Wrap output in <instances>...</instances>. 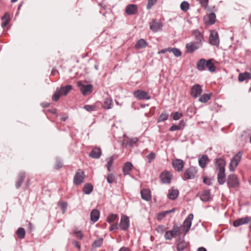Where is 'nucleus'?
<instances>
[{
	"mask_svg": "<svg viewBox=\"0 0 251 251\" xmlns=\"http://www.w3.org/2000/svg\"><path fill=\"white\" fill-rule=\"evenodd\" d=\"M197 173V170L196 168L193 166H191L184 172L182 176V179L184 180L193 179L194 178Z\"/></svg>",
	"mask_w": 251,
	"mask_h": 251,
	"instance_id": "f257e3e1",
	"label": "nucleus"
},
{
	"mask_svg": "<svg viewBox=\"0 0 251 251\" xmlns=\"http://www.w3.org/2000/svg\"><path fill=\"white\" fill-rule=\"evenodd\" d=\"M209 43L210 45L218 47L220 44V39L218 32L214 30H210L209 37Z\"/></svg>",
	"mask_w": 251,
	"mask_h": 251,
	"instance_id": "f03ea898",
	"label": "nucleus"
},
{
	"mask_svg": "<svg viewBox=\"0 0 251 251\" xmlns=\"http://www.w3.org/2000/svg\"><path fill=\"white\" fill-rule=\"evenodd\" d=\"M194 215L192 213L188 215L187 218L185 219L181 226L182 229H184V234L185 235L190 230V227L192 225V221L193 219Z\"/></svg>",
	"mask_w": 251,
	"mask_h": 251,
	"instance_id": "7ed1b4c3",
	"label": "nucleus"
},
{
	"mask_svg": "<svg viewBox=\"0 0 251 251\" xmlns=\"http://www.w3.org/2000/svg\"><path fill=\"white\" fill-rule=\"evenodd\" d=\"M133 96L139 100H148L151 97L148 92L141 90H137L133 92Z\"/></svg>",
	"mask_w": 251,
	"mask_h": 251,
	"instance_id": "20e7f679",
	"label": "nucleus"
},
{
	"mask_svg": "<svg viewBox=\"0 0 251 251\" xmlns=\"http://www.w3.org/2000/svg\"><path fill=\"white\" fill-rule=\"evenodd\" d=\"M242 156V152L239 151L232 158L230 162L229 170L233 171L238 166Z\"/></svg>",
	"mask_w": 251,
	"mask_h": 251,
	"instance_id": "39448f33",
	"label": "nucleus"
},
{
	"mask_svg": "<svg viewBox=\"0 0 251 251\" xmlns=\"http://www.w3.org/2000/svg\"><path fill=\"white\" fill-rule=\"evenodd\" d=\"M77 86L80 87V90L83 95L86 96L91 93L93 90V86L91 84L84 85L82 82L78 81L77 82Z\"/></svg>",
	"mask_w": 251,
	"mask_h": 251,
	"instance_id": "423d86ee",
	"label": "nucleus"
},
{
	"mask_svg": "<svg viewBox=\"0 0 251 251\" xmlns=\"http://www.w3.org/2000/svg\"><path fill=\"white\" fill-rule=\"evenodd\" d=\"M202 92V87L201 85L196 84L192 86L190 89V95L194 98H197L200 97Z\"/></svg>",
	"mask_w": 251,
	"mask_h": 251,
	"instance_id": "0eeeda50",
	"label": "nucleus"
},
{
	"mask_svg": "<svg viewBox=\"0 0 251 251\" xmlns=\"http://www.w3.org/2000/svg\"><path fill=\"white\" fill-rule=\"evenodd\" d=\"M227 183L229 187L236 188L238 186L239 181L235 175L232 174L228 176Z\"/></svg>",
	"mask_w": 251,
	"mask_h": 251,
	"instance_id": "6e6552de",
	"label": "nucleus"
},
{
	"mask_svg": "<svg viewBox=\"0 0 251 251\" xmlns=\"http://www.w3.org/2000/svg\"><path fill=\"white\" fill-rule=\"evenodd\" d=\"M85 177V175L83 171L81 169H78L75 173L74 178V183L76 185H80L83 182Z\"/></svg>",
	"mask_w": 251,
	"mask_h": 251,
	"instance_id": "1a4fd4ad",
	"label": "nucleus"
},
{
	"mask_svg": "<svg viewBox=\"0 0 251 251\" xmlns=\"http://www.w3.org/2000/svg\"><path fill=\"white\" fill-rule=\"evenodd\" d=\"M192 36L195 40V42L196 43H200V45L202 46V43L204 41V37L202 33L198 29H195L192 31Z\"/></svg>",
	"mask_w": 251,
	"mask_h": 251,
	"instance_id": "9d476101",
	"label": "nucleus"
},
{
	"mask_svg": "<svg viewBox=\"0 0 251 251\" xmlns=\"http://www.w3.org/2000/svg\"><path fill=\"white\" fill-rule=\"evenodd\" d=\"M159 177L163 183L169 184L172 179V175L170 172L165 171L160 174Z\"/></svg>",
	"mask_w": 251,
	"mask_h": 251,
	"instance_id": "9b49d317",
	"label": "nucleus"
},
{
	"mask_svg": "<svg viewBox=\"0 0 251 251\" xmlns=\"http://www.w3.org/2000/svg\"><path fill=\"white\" fill-rule=\"evenodd\" d=\"M172 165L176 171L181 172L184 167V163L180 159H176L173 161Z\"/></svg>",
	"mask_w": 251,
	"mask_h": 251,
	"instance_id": "f8f14e48",
	"label": "nucleus"
},
{
	"mask_svg": "<svg viewBox=\"0 0 251 251\" xmlns=\"http://www.w3.org/2000/svg\"><path fill=\"white\" fill-rule=\"evenodd\" d=\"M251 221V217L246 216L235 220L233 223V226L238 227L240 226L248 224Z\"/></svg>",
	"mask_w": 251,
	"mask_h": 251,
	"instance_id": "ddd939ff",
	"label": "nucleus"
},
{
	"mask_svg": "<svg viewBox=\"0 0 251 251\" xmlns=\"http://www.w3.org/2000/svg\"><path fill=\"white\" fill-rule=\"evenodd\" d=\"M216 169L218 171L225 170L226 161L221 158L215 159Z\"/></svg>",
	"mask_w": 251,
	"mask_h": 251,
	"instance_id": "4468645a",
	"label": "nucleus"
},
{
	"mask_svg": "<svg viewBox=\"0 0 251 251\" xmlns=\"http://www.w3.org/2000/svg\"><path fill=\"white\" fill-rule=\"evenodd\" d=\"M119 226L122 230H126L128 228L129 220L127 216L124 215L121 217Z\"/></svg>",
	"mask_w": 251,
	"mask_h": 251,
	"instance_id": "2eb2a0df",
	"label": "nucleus"
},
{
	"mask_svg": "<svg viewBox=\"0 0 251 251\" xmlns=\"http://www.w3.org/2000/svg\"><path fill=\"white\" fill-rule=\"evenodd\" d=\"M201 47V46L200 45V43L191 42L186 44V49L187 52L191 53L195 50L199 49Z\"/></svg>",
	"mask_w": 251,
	"mask_h": 251,
	"instance_id": "dca6fc26",
	"label": "nucleus"
},
{
	"mask_svg": "<svg viewBox=\"0 0 251 251\" xmlns=\"http://www.w3.org/2000/svg\"><path fill=\"white\" fill-rule=\"evenodd\" d=\"M189 246V243L184 240L179 238L177 240L176 250L177 251H182Z\"/></svg>",
	"mask_w": 251,
	"mask_h": 251,
	"instance_id": "f3484780",
	"label": "nucleus"
},
{
	"mask_svg": "<svg viewBox=\"0 0 251 251\" xmlns=\"http://www.w3.org/2000/svg\"><path fill=\"white\" fill-rule=\"evenodd\" d=\"M163 26L160 22H156V20L153 19L150 24V27L151 30L154 32H156L160 30Z\"/></svg>",
	"mask_w": 251,
	"mask_h": 251,
	"instance_id": "a211bd4d",
	"label": "nucleus"
},
{
	"mask_svg": "<svg viewBox=\"0 0 251 251\" xmlns=\"http://www.w3.org/2000/svg\"><path fill=\"white\" fill-rule=\"evenodd\" d=\"M138 7L137 5L130 4L127 5L125 8V12L128 15H134L137 13Z\"/></svg>",
	"mask_w": 251,
	"mask_h": 251,
	"instance_id": "6ab92c4d",
	"label": "nucleus"
},
{
	"mask_svg": "<svg viewBox=\"0 0 251 251\" xmlns=\"http://www.w3.org/2000/svg\"><path fill=\"white\" fill-rule=\"evenodd\" d=\"M25 173L24 172H20L18 175L16 182V187L17 189H19L22 186V184L25 179Z\"/></svg>",
	"mask_w": 251,
	"mask_h": 251,
	"instance_id": "aec40b11",
	"label": "nucleus"
},
{
	"mask_svg": "<svg viewBox=\"0 0 251 251\" xmlns=\"http://www.w3.org/2000/svg\"><path fill=\"white\" fill-rule=\"evenodd\" d=\"M101 155V151L99 148H94L89 153V156L95 159L99 158Z\"/></svg>",
	"mask_w": 251,
	"mask_h": 251,
	"instance_id": "412c9836",
	"label": "nucleus"
},
{
	"mask_svg": "<svg viewBox=\"0 0 251 251\" xmlns=\"http://www.w3.org/2000/svg\"><path fill=\"white\" fill-rule=\"evenodd\" d=\"M141 195L142 199L150 201L151 199V192L149 189H144L141 191Z\"/></svg>",
	"mask_w": 251,
	"mask_h": 251,
	"instance_id": "4be33fe9",
	"label": "nucleus"
},
{
	"mask_svg": "<svg viewBox=\"0 0 251 251\" xmlns=\"http://www.w3.org/2000/svg\"><path fill=\"white\" fill-rule=\"evenodd\" d=\"M182 230L181 226H179L176 224H175L173 226L172 230H171V231L172 232L174 237L179 236L183 233Z\"/></svg>",
	"mask_w": 251,
	"mask_h": 251,
	"instance_id": "5701e85b",
	"label": "nucleus"
},
{
	"mask_svg": "<svg viewBox=\"0 0 251 251\" xmlns=\"http://www.w3.org/2000/svg\"><path fill=\"white\" fill-rule=\"evenodd\" d=\"M217 179L219 184L223 185L225 183L226 180L225 170L218 171Z\"/></svg>",
	"mask_w": 251,
	"mask_h": 251,
	"instance_id": "b1692460",
	"label": "nucleus"
},
{
	"mask_svg": "<svg viewBox=\"0 0 251 251\" xmlns=\"http://www.w3.org/2000/svg\"><path fill=\"white\" fill-rule=\"evenodd\" d=\"M133 165L130 162H126L123 168V172L125 176L128 175L130 174V171L132 169Z\"/></svg>",
	"mask_w": 251,
	"mask_h": 251,
	"instance_id": "393cba45",
	"label": "nucleus"
},
{
	"mask_svg": "<svg viewBox=\"0 0 251 251\" xmlns=\"http://www.w3.org/2000/svg\"><path fill=\"white\" fill-rule=\"evenodd\" d=\"M148 43L144 39H140L136 42L135 48L136 49H143L148 46Z\"/></svg>",
	"mask_w": 251,
	"mask_h": 251,
	"instance_id": "a878e982",
	"label": "nucleus"
},
{
	"mask_svg": "<svg viewBox=\"0 0 251 251\" xmlns=\"http://www.w3.org/2000/svg\"><path fill=\"white\" fill-rule=\"evenodd\" d=\"M201 200L203 202L209 201L211 199L210 191L209 190H205L200 197Z\"/></svg>",
	"mask_w": 251,
	"mask_h": 251,
	"instance_id": "bb28decb",
	"label": "nucleus"
},
{
	"mask_svg": "<svg viewBox=\"0 0 251 251\" xmlns=\"http://www.w3.org/2000/svg\"><path fill=\"white\" fill-rule=\"evenodd\" d=\"M178 194L179 191L177 189H172L169 190L168 198L171 200H174L176 199Z\"/></svg>",
	"mask_w": 251,
	"mask_h": 251,
	"instance_id": "cd10ccee",
	"label": "nucleus"
},
{
	"mask_svg": "<svg viewBox=\"0 0 251 251\" xmlns=\"http://www.w3.org/2000/svg\"><path fill=\"white\" fill-rule=\"evenodd\" d=\"M72 89V86L68 85L65 86H61L59 88V91L61 95L66 96L70 91Z\"/></svg>",
	"mask_w": 251,
	"mask_h": 251,
	"instance_id": "c85d7f7f",
	"label": "nucleus"
},
{
	"mask_svg": "<svg viewBox=\"0 0 251 251\" xmlns=\"http://www.w3.org/2000/svg\"><path fill=\"white\" fill-rule=\"evenodd\" d=\"M206 60L203 58L200 59L197 63V69L200 71H202L205 70Z\"/></svg>",
	"mask_w": 251,
	"mask_h": 251,
	"instance_id": "c756f323",
	"label": "nucleus"
},
{
	"mask_svg": "<svg viewBox=\"0 0 251 251\" xmlns=\"http://www.w3.org/2000/svg\"><path fill=\"white\" fill-rule=\"evenodd\" d=\"M209 159L206 155H203L199 159V164L200 167L204 168L206 167V164L208 163Z\"/></svg>",
	"mask_w": 251,
	"mask_h": 251,
	"instance_id": "7c9ffc66",
	"label": "nucleus"
},
{
	"mask_svg": "<svg viewBox=\"0 0 251 251\" xmlns=\"http://www.w3.org/2000/svg\"><path fill=\"white\" fill-rule=\"evenodd\" d=\"M90 217L93 222H96L100 217V212L97 209H93L91 212Z\"/></svg>",
	"mask_w": 251,
	"mask_h": 251,
	"instance_id": "2f4dec72",
	"label": "nucleus"
},
{
	"mask_svg": "<svg viewBox=\"0 0 251 251\" xmlns=\"http://www.w3.org/2000/svg\"><path fill=\"white\" fill-rule=\"evenodd\" d=\"M112 99L110 98H107L105 99V100L102 105V107L105 109H109L112 108Z\"/></svg>",
	"mask_w": 251,
	"mask_h": 251,
	"instance_id": "473e14b6",
	"label": "nucleus"
},
{
	"mask_svg": "<svg viewBox=\"0 0 251 251\" xmlns=\"http://www.w3.org/2000/svg\"><path fill=\"white\" fill-rule=\"evenodd\" d=\"M93 186L91 183H86L83 188V192L86 195H89L93 191Z\"/></svg>",
	"mask_w": 251,
	"mask_h": 251,
	"instance_id": "72a5a7b5",
	"label": "nucleus"
},
{
	"mask_svg": "<svg viewBox=\"0 0 251 251\" xmlns=\"http://www.w3.org/2000/svg\"><path fill=\"white\" fill-rule=\"evenodd\" d=\"M251 78V73L249 72H245L241 73L238 76V80L240 82H243L247 79H250Z\"/></svg>",
	"mask_w": 251,
	"mask_h": 251,
	"instance_id": "f704fd0d",
	"label": "nucleus"
},
{
	"mask_svg": "<svg viewBox=\"0 0 251 251\" xmlns=\"http://www.w3.org/2000/svg\"><path fill=\"white\" fill-rule=\"evenodd\" d=\"M212 59L206 60L205 68H207L210 72H214L216 70V67L212 62Z\"/></svg>",
	"mask_w": 251,
	"mask_h": 251,
	"instance_id": "c9c22d12",
	"label": "nucleus"
},
{
	"mask_svg": "<svg viewBox=\"0 0 251 251\" xmlns=\"http://www.w3.org/2000/svg\"><path fill=\"white\" fill-rule=\"evenodd\" d=\"M211 96L212 93L204 94L200 97L199 101L203 103L207 102L211 99Z\"/></svg>",
	"mask_w": 251,
	"mask_h": 251,
	"instance_id": "e433bc0d",
	"label": "nucleus"
},
{
	"mask_svg": "<svg viewBox=\"0 0 251 251\" xmlns=\"http://www.w3.org/2000/svg\"><path fill=\"white\" fill-rule=\"evenodd\" d=\"M16 234L18 237L21 239H23L25 237V231L23 227H19L16 232Z\"/></svg>",
	"mask_w": 251,
	"mask_h": 251,
	"instance_id": "4c0bfd02",
	"label": "nucleus"
},
{
	"mask_svg": "<svg viewBox=\"0 0 251 251\" xmlns=\"http://www.w3.org/2000/svg\"><path fill=\"white\" fill-rule=\"evenodd\" d=\"M180 8L182 11H183L184 12H186L189 9L190 4L188 2L186 1H183L181 3L180 5Z\"/></svg>",
	"mask_w": 251,
	"mask_h": 251,
	"instance_id": "58836bf2",
	"label": "nucleus"
},
{
	"mask_svg": "<svg viewBox=\"0 0 251 251\" xmlns=\"http://www.w3.org/2000/svg\"><path fill=\"white\" fill-rule=\"evenodd\" d=\"M138 141V139L136 137L133 138L129 139L126 143V146L129 147H133Z\"/></svg>",
	"mask_w": 251,
	"mask_h": 251,
	"instance_id": "ea45409f",
	"label": "nucleus"
},
{
	"mask_svg": "<svg viewBox=\"0 0 251 251\" xmlns=\"http://www.w3.org/2000/svg\"><path fill=\"white\" fill-rule=\"evenodd\" d=\"M170 52H172L176 57H179L181 55L182 52L177 48L170 47Z\"/></svg>",
	"mask_w": 251,
	"mask_h": 251,
	"instance_id": "a19ab883",
	"label": "nucleus"
},
{
	"mask_svg": "<svg viewBox=\"0 0 251 251\" xmlns=\"http://www.w3.org/2000/svg\"><path fill=\"white\" fill-rule=\"evenodd\" d=\"M103 238H100L96 240L93 243L92 247L93 248H99L103 244Z\"/></svg>",
	"mask_w": 251,
	"mask_h": 251,
	"instance_id": "79ce46f5",
	"label": "nucleus"
},
{
	"mask_svg": "<svg viewBox=\"0 0 251 251\" xmlns=\"http://www.w3.org/2000/svg\"><path fill=\"white\" fill-rule=\"evenodd\" d=\"M169 117V115L166 112H163L159 116L157 119V122L160 123L166 121Z\"/></svg>",
	"mask_w": 251,
	"mask_h": 251,
	"instance_id": "37998d69",
	"label": "nucleus"
},
{
	"mask_svg": "<svg viewBox=\"0 0 251 251\" xmlns=\"http://www.w3.org/2000/svg\"><path fill=\"white\" fill-rule=\"evenodd\" d=\"M60 96H61V94L59 91V88H57L54 94L52 96V100L57 101L59 99Z\"/></svg>",
	"mask_w": 251,
	"mask_h": 251,
	"instance_id": "c03bdc74",
	"label": "nucleus"
},
{
	"mask_svg": "<svg viewBox=\"0 0 251 251\" xmlns=\"http://www.w3.org/2000/svg\"><path fill=\"white\" fill-rule=\"evenodd\" d=\"M216 15L214 13H211L208 15V21L207 23L210 25H212L215 22Z\"/></svg>",
	"mask_w": 251,
	"mask_h": 251,
	"instance_id": "a18cd8bd",
	"label": "nucleus"
},
{
	"mask_svg": "<svg viewBox=\"0 0 251 251\" xmlns=\"http://www.w3.org/2000/svg\"><path fill=\"white\" fill-rule=\"evenodd\" d=\"M114 160V158L113 156H110L109 158V161L106 165L107 169L109 172L111 171V168L113 164Z\"/></svg>",
	"mask_w": 251,
	"mask_h": 251,
	"instance_id": "49530a36",
	"label": "nucleus"
},
{
	"mask_svg": "<svg viewBox=\"0 0 251 251\" xmlns=\"http://www.w3.org/2000/svg\"><path fill=\"white\" fill-rule=\"evenodd\" d=\"M117 218V216L116 214H110L107 218L106 221L109 223H111L116 219Z\"/></svg>",
	"mask_w": 251,
	"mask_h": 251,
	"instance_id": "de8ad7c7",
	"label": "nucleus"
},
{
	"mask_svg": "<svg viewBox=\"0 0 251 251\" xmlns=\"http://www.w3.org/2000/svg\"><path fill=\"white\" fill-rule=\"evenodd\" d=\"M83 108L88 112H91L96 110V106L94 105H85Z\"/></svg>",
	"mask_w": 251,
	"mask_h": 251,
	"instance_id": "09e8293b",
	"label": "nucleus"
},
{
	"mask_svg": "<svg viewBox=\"0 0 251 251\" xmlns=\"http://www.w3.org/2000/svg\"><path fill=\"white\" fill-rule=\"evenodd\" d=\"M166 227L163 225H159L156 228V231L159 233L162 234L166 231Z\"/></svg>",
	"mask_w": 251,
	"mask_h": 251,
	"instance_id": "8fccbe9b",
	"label": "nucleus"
},
{
	"mask_svg": "<svg viewBox=\"0 0 251 251\" xmlns=\"http://www.w3.org/2000/svg\"><path fill=\"white\" fill-rule=\"evenodd\" d=\"M174 237L173 235L172 234V232L171 230H168L167 231L165 232V233L164 234V238L167 240H171L172 239V238Z\"/></svg>",
	"mask_w": 251,
	"mask_h": 251,
	"instance_id": "3c124183",
	"label": "nucleus"
},
{
	"mask_svg": "<svg viewBox=\"0 0 251 251\" xmlns=\"http://www.w3.org/2000/svg\"><path fill=\"white\" fill-rule=\"evenodd\" d=\"M107 181L110 184L114 182L115 176L113 174L110 173L108 174L107 177Z\"/></svg>",
	"mask_w": 251,
	"mask_h": 251,
	"instance_id": "603ef678",
	"label": "nucleus"
},
{
	"mask_svg": "<svg viewBox=\"0 0 251 251\" xmlns=\"http://www.w3.org/2000/svg\"><path fill=\"white\" fill-rule=\"evenodd\" d=\"M74 233L80 240H81L83 237V234L82 233V232L80 230L75 229L74 230Z\"/></svg>",
	"mask_w": 251,
	"mask_h": 251,
	"instance_id": "864d4df0",
	"label": "nucleus"
},
{
	"mask_svg": "<svg viewBox=\"0 0 251 251\" xmlns=\"http://www.w3.org/2000/svg\"><path fill=\"white\" fill-rule=\"evenodd\" d=\"M157 2V0H148L147 8L150 9Z\"/></svg>",
	"mask_w": 251,
	"mask_h": 251,
	"instance_id": "5fc2aeb1",
	"label": "nucleus"
},
{
	"mask_svg": "<svg viewBox=\"0 0 251 251\" xmlns=\"http://www.w3.org/2000/svg\"><path fill=\"white\" fill-rule=\"evenodd\" d=\"M155 153L151 152L147 156V158L148 159V162L151 163L153 160L155 159Z\"/></svg>",
	"mask_w": 251,
	"mask_h": 251,
	"instance_id": "6e6d98bb",
	"label": "nucleus"
},
{
	"mask_svg": "<svg viewBox=\"0 0 251 251\" xmlns=\"http://www.w3.org/2000/svg\"><path fill=\"white\" fill-rule=\"evenodd\" d=\"M182 117V114L178 112L174 113L173 118L174 120H178Z\"/></svg>",
	"mask_w": 251,
	"mask_h": 251,
	"instance_id": "4d7b16f0",
	"label": "nucleus"
},
{
	"mask_svg": "<svg viewBox=\"0 0 251 251\" xmlns=\"http://www.w3.org/2000/svg\"><path fill=\"white\" fill-rule=\"evenodd\" d=\"M62 166H63V163L61 161L57 160L56 161L55 166H54V168L58 170V169H60L61 168H62Z\"/></svg>",
	"mask_w": 251,
	"mask_h": 251,
	"instance_id": "13d9d810",
	"label": "nucleus"
},
{
	"mask_svg": "<svg viewBox=\"0 0 251 251\" xmlns=\"http://www.w3.org/2000/svg\"><path fill=\"white\" fill-rule=\"evenodd\" d=\"M201 6L206 8L207 6L208 0H198Z\"/></svg>",
	"mask_w": 251,
	"mask_h": 251,
	"instance_id": "bf43d9fd",
	"label": "nucleus"
},
{
	"mask_svg": "<svg viewBox=\"0 0 251 251\" xmlns=\"http://www.w3.org/2000/svg\"><path fill=\"white\" fill-rule=\"evenodd\" d=\"M171 131H174L177 130H181V127L178 125H173L169 129Z\"/></svg>",
	"mask_w": 251,
	"mask_h": 251,
	"instance_id": "052dcab7",
	"label": "nucleus"
},
{
	"mask_svg": "<svg viewBox=\"0 0 251 251\" xmlns=\"http://www.w3.org/2000/svg\"><path fill=\"white\" fill-rule=\"evenodd\" d=\"M165 213L163 212L159 213L157 214V219L158 220H161L163 219L166 216H165Z\"/></svg>",
	"mask_w": 251,
	"mask_h": 251,
	"instance_id": "680f3d73",
	"label": "nucleus"
},
{
	"mask_svg": "<svg viewBox=\"0 0 251 251\" xmlns=\"http://www.w3.org/2000/svg\"><path fill=\"white\" fill-rule=\"evenodd\" d=\"M117 229H118V225L117 224L112 225L109 228L110 231H113Z\"/></svg>",
	"mask_w": 251,
	"mask_h": 251,
	"instance_id": "e2e57ef3",
	"label": "nucleus"
},
{
	"mask_svg": "<svg viewBox=\"0 0 251 251\" xmlns=\"http://www.w3.org/2000/svg\"><path fill=\"white\" fill-rule=\"evenodd\" d=\"M167 51L170 52V47L168 48L163 49L160 50V51H159L158 52V54L165 53Z\"/></svg>",
	"mask_w": 251,
	"mask_h": 251,
	"instance_id": "0e129e2a",
	"label": "nucleus"
},
{
	"mask_svg": "<svg viewBox=\"0 0 251 251\" xmlns=\"http://www.w3.org/2000/svg\"><path fill=\"white\" fill-rule=\"evenodd\" d=\"M178 126H179V127H181V129H183L184 127L185 126V122L184 121V120H181L179 123V124L178 125Z\"/></svg>",
	"mask_w": 251,
	"mask_h": 251,
	"instance_id": "69168bd1",
	"label": "nucleus"
},
{
	"mask_svg": "<svg viewBox=\"0 0 251 251\" xmlns=\"http://www.w3.org/2000/svg\"><path fill=\"white\" fill-rule=\"evenodd\" d=\"M73 244L74 245L75 247H76L79 250L81 249V246L79 245L78 242L76 241H73Z\"/></svg>",
	"mask_w": 251,
	"mask_h": 251,
	"instance_id": "338daca9",
	"label": "nucleus"
},
{
	"mask_svg": "<svg viewBox=\"0 0 251 251\" xmlns=\"http://www.w3.org/2000/svg\"><path fill=\"white\" fill-rule=\"evenodd\" d=\"M118 251H131L128 248L123 247L121 248Z\"/></svg>",
	"mask_w": 251,
	"mask_h": 251,
	"instance_id": "774afa93",
	"label": "nucleus"
}]
</instances>
